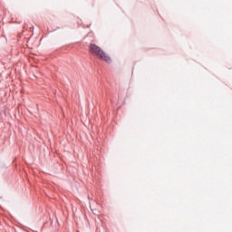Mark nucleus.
<instances>
[{"instance_id":"obj_1","label":"nucleus","mask_w":232,"mask_h":232,"mask_svg":"<svg viewBox=\"0 0 232 232\" xmlns=\"http://www.w3.org/2000/svg\"><path fill=\"white\" fill-rule=\"evenodd\" d=\"M89 52L92 53V55H94L95 57H98V59H102V61H105V63H111V59L101 47H99L95 44H91L89 46Z\"/></svg>"}]
</instances>
